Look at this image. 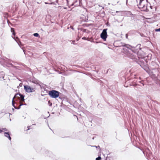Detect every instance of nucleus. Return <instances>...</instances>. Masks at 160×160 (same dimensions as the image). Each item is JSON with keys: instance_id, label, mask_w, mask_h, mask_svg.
Listing matches in <instances>:
<instances>
[{"instance_id": "f704fd0d", "label": "nucleus", "mask_w": 160, "mask_h": 160, "mask_svg": "<svg viewBox=\"0 0 160 160\" xmlns=\"http://www.w3.org/2000/svg\"><path fill=\"white\" fill-rule=\"evenodd\" d=\"M19 85L20 86H21L22 85V84L21 83H20Z\"/></svg>"}, {"instance_id": "c756f323", "label": "nucleus", "mask_w": 160, "mask_h": 160, "mask_svg": "<svg viewBox=\"0 0 160 160\" xmlns=\"http://www.w3.org/2000/svg\"><path fill=\"white\" fill-rule=\"evenodd\" d=\"M45 3L46 4H52V2H51V3H47V2H45Z\"/></svg>"}, {"instance_id": "2f4dec72", "label": "nucleus", "mask_w": 160, "mask_h": 160, "mask_svg": "<svg viewBox=\"0 0 160 160\" xmlns=\"http://www.w3.org/2000/svg\"><path fill=\"white\" fill-rule=\"evenodd\" d=\"M29 127H30V126L28 127L27 128H28V129L26 130H29L30 129Z\"/></svg>"}, {"instance_id": "9b49d317", "label": "nucleus", "mask_w": 160, "mask_h": 160, "mask_svg": "<svg viewBox=\"0 0 160 160\" xmlns=\"http://www.w3.org/2000/svg\"><path fill=\"white\" fill-rule=\"evenodd\" d=\"M4 136L8 138V139L10 140V141L11 140V137L10 136V134L8 132H4Z\"/></svg>"}, {"instance_id": "f3484780", "label": "nucleus", "mask_w": 160, "mask_h": 160, "mask_svg": "<svg viewBox=\"0 0 160 160\" xmlns=\"http://www.w3.org/2000/svg\"><path fill=\"white\" fill-rule=\"evenodd\" d=\"M80 29H81V31H82L83 32H88V31L85 29H83V28H81Z\"/></svg>"}, {"instance_id": "7c9ffc66", "label": "nucleus", "mask_w": 160, "mask_h": 160, "mask_svg": "<svg viewBox=\"0 0 160 160\" xmlns=\"http://www.w3.org/2000/svg\"><path fill=\"white\" fill-rule=\"evenodd\" d=\"M139 82L140 83H142L143 85V86L144 85V84L143 83H142L141 82V81H139Z\"/></svg>"}, {"instance_id": "a211bd4d", "label": "nucleus", "mask_w": 160, "mask_h": 160, "mask_svg": "<svg viewBox=\"0 0 160 160\" xmlns=\"http://www.w3.org/2000/svg\"><path fill=\"white\" fill-rule=\"evenodd\" d=\"M150 68H151V69L152 70H158V69H157V68H153V67H150Z\"/></svg>"}, {"instance_id": "b1692460", "label": "nucleus", "mask_w": 160, "mask_h": 160, "mask_svg": "<svg viewBox=\"0 0 160 160\" xmlns=\"http://www.w3.org/2000/svg\"><path fill=\"white\" fill-rule=\"evenodd\" d=\"M92 146V147H95L96 148H97L98 149L100 150V147L99 146H98V147H97L96 146Z\"/></svg>"}, {"instance_id": "6e6552de", "label": "nucleus", "mask_w": 160, "mask_h": 160, "mask_svg": "<svg viewBox=\"0 0 160 160\" xmlns=\"http://www.w3.org/2000/svg\"><path fill=\"white\" fill-rule=\"evenodd\" d=\"M121 44H122V45L123 46H125L127 48L131 50L132 51H134L136 49V47H132V46H131L129 45V44H125V43H122Z\"/></svg>"}, {"instance_id": "4be33fe9", "label": "nucleus", "mask_w": 160, "mask_h": 160, "mask_svg": "<svg viewBox=\"0 0 160 160\" xmlns=\"http://www.w3.org/2000/svg\"><path fill=\"white\" fill-rule=\"evenodd\" d=\"M101 159V157L100 156H99L98 158H96V160H100Z\"/></svg>"}, {"instance_id": "7ed1b4c3", "label": "nucleus", "mask_w": 160, "mask_h": 160, "mask_svg": "<svg viewBox=\"0 0 160 160\" xmlns=\"http://www.w3.org/2000/svg\"><path fill=\"white\" fill-rule=\"evenodd\" d=\"M137 63L140 65V66L144 69L147 72L149 73V69L148 67L147 62L145 61L141 60L140 59L138 60L136 62Z\"/></svg>"}, {"instance_id": "2eb2a0df", "label": "nucleus", "mask_w": 160, "mask_h": 160, "mask_svg": "<svg viewBox=\"0 0 160 160\" xmlns=\"http://www.w3.org/2000/svg\"><path fill=\"white\" fill-rule=\"evenodd\" d=\"M23 105V104L22 103H20V105H19V106L18 107H17L16 108H15V109H19L20 108H21V107Z\"/></svg>"}, {"instance_id": "393cba45", "label": "nucleus", "mask_w": 160, "mask_h": 160, "mask_svg": "<svg viewBox=\"0 0 160 160\" xmlns=\"http://www.w3.org/2000/svg\"><path fill=\"white\" fill-rule=\"evenodd\" d=\"M3 130L5 131H7L8 130H7V129L6 128H3Z\"/></svg>"}, {"instance_id": "de8ad7c7", "label": "nucleus", "mask_w": 160, "mask_h": 160, "mask_svg": "<svg viewBox=\"0 0 160 160\" xmlns=\"http://www.w3.org/2000/svg\"><path fill=\"white\" fill-rule=\"evenodd\" d=\"M75 42V41H73V42Z\"/></svg>"}, {"instance_id": "cd10ccee", "label": "nucleus", "mask_w": 160, "mask_h": 160, "mask_svg": "<svg viewBox=\"0 0 160 160\" xmlns=\"http://www.w3.org/2000/svg\"><path fill=\"white\" fill-rule=\"evenodd\" d=\"M17 97V96H15H15H14V97L13 98V99H12V101H14V99L15 98Z\"/></svg>"}, {"instance_id": "412c9836", "label": "nucleus", "mask_w": 160, "mask_h": 160, "mask_svg": "<svg viewBox=\"0 0 160 160\" xmlns=\"http://www.w3.org/2000/svg\"><path fill=\"white\" fill-rule=\"evenodd\" d=\"M12 106L14 107V108H16V107L15 106V103L14 101H12Z\"/></svg>"}, {"instance_id": "4468645a", "label": "nucleus", "mask_w": 160, "mask_h": 160, "mask_svg": "<svg viewBox=\"0 0 160 160\" xmlns=\"http://www.w3.org/2000/svg\"><path fill=\"white\" fill-rule=\"evenodd\" d=\"M11 32H12V34L14 36H15V32L14 29L13 28H11Z\"/></svg>"}, {"instance_id": "6ab92c4d", "label": "nucleus", "mask_w": 160, "mask_h": 160, "mask_svg": "<svg viewBox=\"0 0 160 160\" xmlns=\"http://www.w3.org/2000/svg\"><path fill=\"white\" fill-rule=\"evenodd\" d=\"M100 7V8L99 9V10H101L102 9H104L103 7H102L101 6H100L99 5H98V7L97 8H99Z\"/></svg>"}, {"instance_id": "58836bf2", "label": "nucleus", "mask_w": 160, "mask_h": 160, "mask_svg": "<svg viewBox=\"0 0 160 160\" xmlns=\"http://www.w3.org/2000/svg\"><path fill=\"white\" fill-rule=\"evenodd\" d=\"M150 8L151 9L152 8V6H150Z\"/></svg>"}, {"instance_id": "c85d7f7f", "label": "nucleus", "mask_w": 160, "mask_h": 160, "mask_svg": "<svg viewBox=\"0 0 160 160\" xmlns=\"http://www.w3.org/2000/svg\"><path fill=\"white\" fill-rule=\"evenodd\" d=\"M125 36H126V38L127 39L128 38V34H126V35H125Z\"/></svg>"}, {"instance_id": "a878e982", "label": "nucleus", "mask_w": 160, "mask_h": 160, "mask_svg": "<svg viewBox=\"0 0 160 160\" xmlns=\"http://www.w3.org/2000/svg\"><path fill=\"white\" fill-rule=\"evenodd\" d=\"M138 85V84H133V86H135V87L136 86H137Z\"/></svg>"}, {"instance_id": "423d86ee", "label": "nucleus", "mask_w": 160, "mask_h": 160, "mask_svg": "<svg viewBox=\"0 0 160 160\" xmlns=\"http://www.w3.org/2000/svg\"><path fill=\"white\" fill-rule=\"evenodd\" d=\"M107 29H104L100 34L101 38L104 41L106 40V38L107 37L108 35L107 32Z\"/></svg>"}, {"instance_id": "ddd939ff", "label": "nucleus", "mask_w": 160, "mask_h": 160, "mask_svg": "<svg viewBox=\"0 0 160 160\" xmlns=\"http://www.w3.org/2000/svg\"><path fill=\"white\" fill-rule=\"evenodd\" d=\"M80 4L79 2H78V1L77 0H76L74 3H72L71 6H73V5L75 7H76L78 6Z\"/></svg>"}, {"instance_id": "a19ab883", "label": "nucleus", "mask_w": 160, "mask_h": 160, "mask_svg": "<svg viewBox=\"0 0 160 160\" xmlns=\"http://www.w3.org/2000/svg\"><path fill=\"white\" fill-rule=\"evenodd\" d=\"M94 137H93L92 138V139L93 140L94 139Z\"/></svg>"}, {"instance_id": "49530a36", "label": "nucleus", "mask_w": 160, "mask_h": 160, "mask_svg": "<svg viewBox=\"0 0 160 160\" xmlns=\"http://www.w3.org/2000/svg\"><path fill=\"white\" fill-rule=\"evenodd\" d=\"M96 43H98V42H96Z\"/></svg>"}, {"instance_id": "0eeeda50", "label": "nucleus", "mask_w": 160, "mask_h": 160, "mask_svg": "<svg viewBox=\"0 0 160 160\" xmlns=\"http://www.w3.org/2000/svg\"><path fill=\"white\" fill-rule=\"evenodd\" d=\"M24 89L25 91L28 93H30L35 91L34 89L33 88H31L30 86L28 85H24Z\"/></svg>"}, {"instance_id": "9d476101", "label": "nucleus", "mask_w": 160, "mask_h": 160, "mask_svg": "<svg viewBox=\"0 0 160 160\" xmlns=\"http://www.w3.org/2000/svg\"><path fill=\"white\" fill-rule=\"evenodd\" d=\"M19 95V96H20V99L21 101L22 102H24V100H25V99H24V95H23L22 94L20 93H17L15 94V96H17V95Z\"/></svg>"}, {"instance_id": "39448f33", "label": "nucleus", "mask_w": 160, "mask_h": 160, "mask_svg": "<svg viewBox=\"0 0 160 160\" xmlns=\"http://www.w3.org/2000/svg\"><path fill=\"white\" fill-rule=\"evenodd\" d=\"M140 44H138L136 46V48H138L137 54L138 58V60L140 58H142L144 57V53L141 50V48H140Z\"/></svg>"}, {"instance_id": "f257e3e1", "label": "nucleus", "mask_w": 160, "mask_h": 160, "mask_svg": "<svg viewBox=\"0 0 160 160\" xmlns=\"http://www.w3.org/2000/svg\"><path fill=\"white\" fill-rule=\"evenodd\" d=\"M148 5L147 0H140L139 4L138 6L139 8L142 9V10L148 12V10L147 8Z\"/></svg>"}, {"instance_id": "37998d69", "label": "nucleus", "mask_w": 160, "mask_h": 160, "mask_svg": "<svg viewBox=\"0 0 160 160\" xmlns=\"http://www.w3.org/2000/svg\"><path fill=\"white\" fill-rule=\"evenodd\" d=\"M23 51L24 52V50H23ZM24 53H25V52H24Z\"/></svg>"}, {"instance_id": "e433bc0d", "label": "nucleus", "mask_w": 160, "mask_h": 160, "mask_svg": "<svg viewBox=\"0 0 160 160\" xmlns=\"http://www.w3.org/2000/svg\"><path fill=\"white\" fill-rule=\"evenodd\" d=\"M8 14V13H5V15H6Z\"/></svg>"}, {"instance_id": "f03ea898", "label": "nucleus", "mask_w": 160, "mask_h": 160, "mask_svg": "<svg viewBox=\"0 0 160 160\" xmlns=\"http://www.w3.org/2000/svg\"><path fill=\"white\" fill-rule=\"evenodd\" d=\"M136 49L135 51H132V52H128L127 54V56L129 58L132 59L133 61L136 62L138 60V58L137 56V54L138 48H136Z\"/></svg>"}, {"instance_id": "ea45409f", "label": "nucleus", "mask_w": 160, "mask_h": 160, "mask_svg": "<svg viewBox=\"0 0 160 160\" xmlns=\"http://www.w3.org/2000/svg\"><path fill=\"white\" fill-rule=\"evenodd\" d=\"M67 1V3H68V0H66Z\"/></svg>"}, {"instance_id": "a18cd8bd", "label": "nucleus", "mask_w": 160, "mask_h": 160, "mask_svg": "<svg viewBox=\"0 0 160 160\" xmlns=\"http://www.w3.org/2000/svg\"><path fill=\"white\" fill-rule=\"evenodd\" d=\"M59 98H60L61 99V98H60V97H59Z\"/></svg>"}, {"instance_id": "72a5a7b5", "label": "nucleus", "mask_w": 160, "mask_h": 160, "mask_svg": "<svg viewBox=\"0 0 160 160\" xmlns=\"http://www.w3.org/2000/svg\"><path fill=\"white\" fill-rule=\"evenodd\" d=\"M70 28H72V29H73V27H72V26H70Z\"/></svg>"}, {"instance_id": "473e14b6", "label": "nucleus", "mask_w": 160, "mask_h": 160, "mask_svg": "<svg viewBox=\"0 0 160 160\" xmlns=\"http://www.w3.org/2000/svg\"><path fill=\"white\" fill-rule=\"evenodd\" d=\"M109 159V158H108V157H107L106 159V160H108V159Z\"/></svg>"}, {"instance_id": "f8f14e48", "label": "nucleus", "mask_w": 160, "mask_h": 160, "mask_svg": "<svg viewBox=\"0 0 160 160\" xmlns=\"http://www.w3.org/2000/svg\"><path fill=\"white\" fill-rule=\"evenodd\" d=\"M12 38L14 39L15 40V41L17 42V43H18V44L19 45H20V44H21V42L19 41V38H18V37H15V36H14V37H13V36H12Z\"/></svg>"}, {"instance_id": "1a4fd4ad", "label": "nucleus", "mask_w": 160, "mask_h": 160, "mask_svg": "<svg viewBox=\"0 0 160 160\" xmlns=\"http://www.w3.org/2000/svg\"><path fill=\"white\" fill-rule=\"evenodd\" d=\"M30 82H31L36 84H39V81L34 77L31 78L30 79Z\"/></svg>"}, {"instance_id": "c03bdc74", "label": "nucleus", "mask_w": 160, "mask_h": 160, "mask_svg": "<svg viewBox=\"0 0 160 160\" xmlns=\"http://www.w3.org/2000/svg\"><path fill=\"white\" fill-rule=\"evenodd\" d=\"M35 124H33L32 125H35Z\"/></svg>"}, {"instance_id": "79ce46f5", "label": "nucleus", "mask_w": 160, "mask_h": 160, "mask_svg": "<svg viewBox=\"0 0 160 160\" xmlns=\"http://www.w3.org/2000/svg\"><path fill=\"white\" fill-rule=\"evenodd\" d=\"M23 105H26V103L23 104Z\"/></svg>"}, {"instance_id": "20e7f679", "label": "nucleus", "mask_w": 160, "mask_h": 160, "mask_svg": "<svg viewBox=\"0 0 160 160\" xmlns=\"http://www.w3.org/2000/svg\"><path fill=\"white\" fill-rule=\"evenodd\" d=\"M60 93L58 91L55 90H52L49 92L48 94L52 98H56L58 97Z\"/></svg>"}, {"instance_id": "c9c22d12", "label": "nucleus", "mask_w": 160, "mask_h": 160, "mask_svg": "<svg viewBox=\"0 0 160 160\" xmlns=\"http://www.w3.org/2000/svg\"><path fill=\"white\" fill-rule=\"evenodd\" d=\"M85 38L83 37V38H82V39H85Z\"/></svg>"}, {"instance_id": "5701e85b", "label": "nucleus", "mask_w": 160, "mask_h": 160, "mask_svg": "<svg viewBox=\"0 0 160 160\" xmlns=\"http://www.w3.org/2000/svg\"><path fill=\"white\" fill-rule=\"evenodd\" d=\"M155 31L156 32H160V28H159L155 29Z\"/></svg>"}, {"instance_id": "bb28decb", "label": "nucleus", "mask_w": 160, "mask_h": 160, "mask_svg": "<svg viewBox=\"0 0 160 160\" xmlns=\"http://www.w3.org/2000/svg\"><path fill=\"white\" fill-rule=\"evenodd\" d=\"M10 65L12 67H15L14 66H13L12 64V63H10Z\"/></svg>"}, {"instance_id": "4c0bfd02", "label": "nucleus", "mask_w": 160, "mask_h": 160, "mask_svg": "<svg viewBox=\"0 0 160 160\" xmlns=\"http://www.w3.org/2000/svg\"><path fill=\"white\" fill-rule=\"evenodd\" d=\"M2 132V130H1L0 129V133Z\"/></svg>"}, {"instance_id": "aec40b11", "label": "nucleus", "mask_w": 160, "mask_h": 160, "mask_svg": "<svg viewBox=\"0 0 160 160\" xmlns=\"http://www.w3.org/2000/svg\"><path fill=\"white\" fill-rule=\"evenodd\" d=\"M48 104L50 106H52V103L51 102L50 100L48 101Z\"/></svg>"}, {"instance_id": "dca6fc26", "label": "nucleus", "mask_w": 160, "mask_h": 160, "mask_svg": "<svg viewBox=\"0 0 160 160\" xmlns=\"http://www.w3.org/2000/svg\"><path fill=\"white\" fill-rule=\"evenodd\" d=\"M33 35L35 37H39V38L40 37V36H39V34H38V33H34Z\"/></svg>"}, {"instance_id": "09e8293b", "label": "nucleus", "mask_w": 160, "mask_h": 160, "mask_svg": "<svg viewBox=\"0 0 160 160\" xmlns=\"http://www.w3.org/2000/svg\"><path fill=\"white\" fill-rule=\"evenodd\" d=\"M126 1H127V2L128 0H126Z\"/></svg>"}]
</instances>
